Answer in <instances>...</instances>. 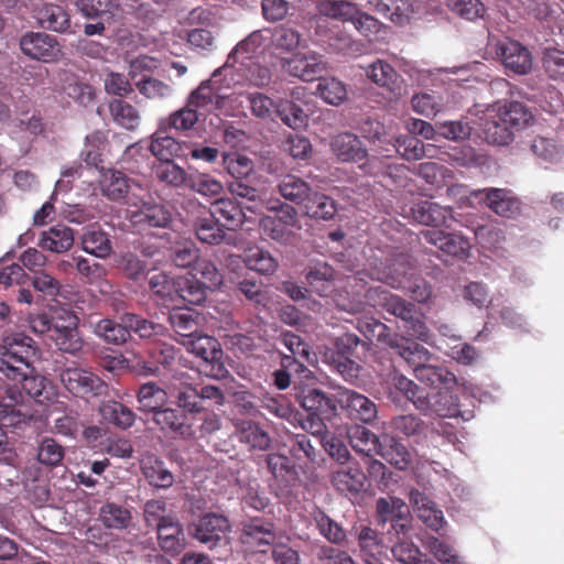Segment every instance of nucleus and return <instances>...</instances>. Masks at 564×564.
I'll return each mask as SVG.
<instances>
[{
    "label": "nucleus",
    "mask_w": 564,
    "mask_h": 564,
    "mask_svg": "<svg viewBox=\"0 0 564 564\" xmlns=\"http://www.w3.org/2000/svg\"><path fill=\"white\" fill-rule=\"evenodd\" d=\"M19 44L24 55L44 63L57 61L62 53L57 39L44 32H26Z\"/></svg>",
    "instance_id": "nucleus-11"
},
{
    "label": "nucleus",
    "mask_w": 564,
    "mask_h": 564,
    "mask_svg": "<svg viewBox=\"0 0 564 564\" xmlns=\"http://www.w3.org/2000/svg\"><path fill=\"white\" fill-rule=\"evenodd\" d=\"M243 262L250 270L264 275L273 274L279 267L276 258H274L270 251L260 247L249 248L245 252Z\"/></svg>",
    "instance_id": "nucleus-49"
},
{
    "label": "nucleus",
    "mask_w": 564,
    "mask_h": 564,
    "mask_svg": "<svg viewBox=\"0 0 564 564\" xmlns=\"http://www.w3.org/2000/svg\"><path fill=\"white\" fill-rule=\"evenodd\" d=\"M74 240V230L57 224L41 232L37 247L53 253H64L73 247Z\"/></svg>",
    "instance_id": "nucleus-31"
},
{
    "label": "nucleus",
    "mask_w": 564,
    "mask_h": 564,
    "mask_svg": "<svg viewBox=\"0 0 564 564\" xmlns=\"http://www.w3.org/2000/svg\"><path fill=\"white\" fill-rule=\"evenodd\" d=\"M451 208L443 207L431 200H422L411 207L413 219L422 225L437 227L445 224L451 216Z\"/></svg>",
    "instance_id": "nucleus-39"
},
{
    "label": "nucleus",
    "mask_w": 564,
    "mask_h": 564,
    "mask_svg": "<svg viewBox=\"0 0 564 564\" xmlns=\"http://www.w3.org/2000/svg\"><path fill=\"white\" fill-rule=\"evenodd\" d=\"M176 404L184 413L195 414L210 406L225 404V392L214 384L182 383L175 394Z\"/></svg>",
    "instance_id": "nucleus-4"
},
{
    "label": "nucleus",
    "mask_w": 564,
    "mask_h": 564,
    "mask_svg": "<svg viewBox=\"0 0 564 564\" xmlns=\"http://www.w3.org/2000/svg\"><path fill=\"white\" fill-rule=\"evenodd\" d=\"M265 464L280 489H286L296 482V467L290 457L279 453H270L265 456Z\"/></svg>",
    "instance_id": "nucleus-32"
},
{
    "label": "nucleus",
    "mask_w": 564,
    "mask_h": 564,
    "mask_svg": "<svg viewBox=\"0 0 564 564\" xmlns=\"http://www.w3.org/2000/svg\"><path fill=\"white\" fill-rule=\"evenodd\" d=\"M367 77L395 96L401 95V77L387 62L376 59L366 68Z\"/></svg>",
    "instance_id": "nucleus-34"
},
{
    "label": "nucleus",
    "mask_w": 564,
    "mask_h": 564,
    "mask_svg": "<svg viewBox=\"0 0 564 564\" xmlns=\"http://www.w3.org/2000/svg\"><path fill=\"white\" fill-rule=\"evenodd\" d=\"M109 111L113 121L127 130H134L140 123L138 109L124 100H112L109 104Z\"/></svg>",
    "instance_id": "nucleus-58"
},
{
    "label": "nucleus",
    "mask_w": 564,
    "mask_h": 564,
    "mask_svg": "<svg viewBox=\"0 0 564 564\" xmlns=\"http://www.w3.org/2000/svg\"><path fill=\"white\" fill-rule=\"evenodd\" d=\"M316 95L329 105L339 106L347 98V89L344 83L334 77H322L318 79Z\"/></svg>",
    "instance_id": "nucleus-61"
},
{
    "label": "nucleus",
    "mask_w": 564,
    "mask_h": 564,
    "mask_svg": "<svg viewBox=\"0 0 564 564\" xmlns=\"http://www.w3.org/2000/svg\"><path fill=\"white\" fill-rule=\"evenodd\" d=\"M34 18L42 29L63 33L70 28V17L59 4L41 3L36 6Z\"/></svg>",
    "instance_id": "nucleus-29"
},
{
    "label": "nucleus",
    "mask_w": 564,
    "mask_h": 564,
    "mask_svg": "<svg viewBox=\"0 0 564 564\" xmlns=\"http://www.w3.org/2000/svg\"><path fill=\"white\" fill-rule=\"evenodd\" d=\"M161 550L171 555H178L186 547L184 530L176 518L167 519L166 523L155 529Z\"/></svg>",
    "instance_id": "nucleus-30"
},
{
    "label": "nucleus",
    "mask_w": 564,
    "mask_h": 564,
    "mask_svg": "<svg viewBox=\"0 0 564 564\" xmlns=\"http://www.w3.org/2000/svg\"><path fill=\"white\" fill-rule=\"evenodd\" d=\"M284 69L304 82L321 79L326 72V62L321 54L310 51L294 54L283 63Z\"/></svg>",
    "instance_id": "nucleus-16"
},
{
    "label": "nucleus",
    "mask_w": 564,
    "mask_h": 564,
    "mask_svg": "<svg viewBox=\"0 0 564 564\" xmlns=\"http://www.w3.org/2000/svg\"><path fill=\"white\" fill-rule=\"evenodd\" d=\"M152 419L161 431H167L187 440L193 435L189 419L187 414L180 409L163 408L155 411Z\"/></svg>",
    "instance_id": "nucleus-28"
},
{
    "label": "nucleus",
    "mask_w": 564,
    "mask_h": 564,
    "mask_svg": "<svg viewBox=\"0 0 564 564\" xmlns=\"http://www.w3.org/2000/svg\"><path fill=\"white\" fill-rule=\"evenodd\" d=\"M357 328L367 339L389 346L399 356L411 341L410 338L392 333L389 326L373 317L359 319Z\"/></svg>",
    "instance_id": "nucleus-18"
},
{
    "label": "nucleus",
    "mask_w": 564,
    "mask_h": 564,
    "mask_svg": "<svg viewBox=\"0 0 564 564\" xmlns=\"http://www.w3.org/2000/svg\"><path fill=\"white\" fill-rule=\"evenodd\" d=\"M150 151L158 158L159 162H162L163 160H173L174 156H181L182 145L173 137L161 135V131H158L152 137Z\"/></svg>",
    "instance_id": "nucleus-63"
},
{
    "label": "nucleus",
    "mask_w": 564,
    "mask_h": 564,
    "mask_svg": "<svg viewBox=\"0 0 564 564\" xmlns=\"http://www.w3.org/2000/svg\"><path fill=\"white\" fill-rule=\"evenodd\" d=\"M336 276V270L324 261L311 263L305 272L307 285L319 296H327L333 292Z\"/></svg>",
    "instance_id": "nucleus-27"
},
{
    "label": "nucleus",
    "mask_w": 564,
    "mask_h": 564,
    "mask_svg": "<svg viewBox=\"0 0 564 564\" xmlns=\"http://www.w3.org/2000/svg\"><path fill=\"white\" fill-rule=\"evenodd\" d=\"M100 413L106 421L123 430L131 427L135 421V413L117 401L104 403Z\"/></svg>",
    "instance_id": "nucleus-53"
},
{
    "label": "nucleus",
    "mask_w": 564,
    "mask_h": 564,
    "mask_svg": "<svg viewBox=\"0 0 564 564\" xmlns=\"http://www.w3.org/2000/svg\"><path fill=\"white\" fill-rule=\"evenodd\" d=\"M246 206L234 198L216 199L209 209V213L227 230H235L246 220Z\"/></svg>",
    "instance_id": "nucleus-23"
},
{
    "label": "nucleus",
    "mask_w": 564,
    "mask_h": 564,
    "mask_svg": "<svg viewBox=\"0 0 564 564\" xmlns=\"http://www.w3.org/2000/svg\"><path fill=\"white\" fill-rule=\"evenodd\" d=\"M409 507L400 498L381 497L376 501V520L379 525L391 522L401 514L409 513Z\"/></svg>",
    "instance_id": "nucleus-56"
},
{
    "label": "nucleus",
    "mask_w": 564,
    "mask_h": 564,
    "mask_svg": "<svg viewBox=\"0 0 564 564\" xmlns=\"http://www.w3.org/2000/svg\"><path fill=\"white\" fill-rule=\"evenodd\" d=\"M151 292L162 300L164 305L175 304V296L177 293V281L171 279L163 272H156L151 275L149 280Z\"/></svg>",
    "instance_id": "nucleus-62"
},
{
    "label": "nucleus",
    "mask_w": 564,
    "mask_h": 564,
    "mask_svg": "<svg viewBox=\"0 0 564 564\" xmlns=\"http://www.w3.org/2000/svg\"><path fill=\"white\" fill-rule=\"evenodd\" d=\"M297 400L307 414L312 415L335 416L338 410V403L334 401L335 393L328 395L315 388L304 389L297 395Z\"/></svg>",
    "instance_id": "nucleus-22"
},
{
    "label": "nucleus",
    "mask_w": 564,
    "mask_h": 564,
    "mask_svg": "<svg viewBox=\"0 0 564 564\" xmlns=\"http://www.w3.org/2000/svg\"><path fill=\"white\" fill-rule=\"evenodd\" d=\"M235 432L238 441L251 449L264 451L271 443L269 433L259 423L251 420L238 422Z\"/></svg>",
    "instance_id": "nucleus-36"
},
{
    "label": "nucleus",
    "mask_w": 564,
    "mask_h": 564,
    "mask_svg": "<svg viewBox=\"0 0 564 564\" xmlns=\"http://www.w3.org/2000/svg\"><path fill=\"white\" fill-rule=\"evenodd\" d=\"M50 338L61 351L68 354L80 351L84 340L79 335L77 316L72 312L64 311L58 315Z\"/></svg>",
    "instance_id": "nucleus-12"
},
{
    "label": "nucleus",
    "mask_w": 564,
    "mask_h": 564,
    "mask_svg": "<svg viewBox=\"0 0 564 564\" xmlns=\"http://www.w3.org/2000/svg\"><path fill=\"white\" fill-rule=\"evenodd\" d=\"M377 455H380L389 464L400 470L406 469L411 463V453L404 444L394 437H390L388 443H381L380 451Z\"/></svg>",
    "instance_id": "nucleus-54"
},
{
    "label": "nucleus",
    "mask_w": 564,
    "mask_h": 564,
    "mask_svg": "<svg viewBox=\"0 0 564 564\" xmlns=\"http://www.w3.org/2000/svg\"><path fill=\"white\" fill-rule=\"evenodd\" d=\"M189 106L197 110L198 115L205 116L223 108L225 97L220 94L219 87L214 86L213 79L204 80L193 90L187 99Z\"/></svg>",
    "instance_id": "nucleus-21"
},
{
    "label": "nucleus",
    "mask_w": 564,
    "mask_h": 564,
    "mask_svg": "<svg viewBox=\"0 0 564 564\" xmlns=\"http://www.w3.org/2000/svg\"><path fill=\"white\" fill-rule=\"evenodd\" d=\"M167 401V393L154 382H148L140 387L138 392V402L140 410L144 412L159 411L164 408Z\"/></svg>",
    "instance_id": "nucleus-51"
},
{
    "label": "nucleus",
    "mask_w": 564,
    "mask_h": 564,
    "mask_svg": "<svg viewBox=\"0 0 564 564\" xmlns=\"http://www.w3.org/2000/svg\"><path fill=\"white\" fill-rule=\"evenodd\" d=\"M199 314L193 310H173L169 315V321L176 334L183 339L197 334Z\"/></svg>",
    "instance_id": "nucleus-52"
},
{
    "label": "nucleus",
    "mask_w": 564,
    "mask_h": 564,
    "mask_svg": "<svg viewBox=\"0 0 564 564\" xmlns=\"http://www.w3.org/2000/svg\"><path fill=\"white\" fill-rule=\"evenodd\" d=\"M275 539V528L271 521L252 518L242 523L239 540L245 553L249 555L268 556Z\"/></svg>",
    "instance_id": "nucleus-6"
},
{
    "label": "nucleus",
    "mask_w": 564,
    "mask_h": 564,
    "mask_svg": "<svg viewBox=\"0 0 564 564\" xmlns=\"http://www.w3.org/2000/svg\"><path fill=\"white\" fill-rule=\"evenodd\" d=\"M182 344L189 352L202 359L200 372L216 379L226 376L228 371L221 361L224 352L216 338L196 334L189 339H183Z\"/></svg>",
    "instance_id": "nucleus-5"
},
{
    "label": "nucleus",
    "mask_w": 564,
    "mask_h": 564,
    "mask_svg": "<svg viewBox=\"0 0 564 564\" xmlns=\"http://www.w3.org/2000/svg\"><path fill=\"white\" fill-rule=\"evenodd\" d=\"M99 518L102 524L108 529H127L131 522V512L129 509L115 502H107L100 508Z\"/></svg>",
    "instance_id": "nucleus-55"
},
{
    "label": "nucleus",
    "mask_w": 564,
    "mask_h": 564,
    "mask_svg": "<svg viewBox=\"0 0 564 564\" xmlns=\"http://www.w3.org/2000/svg\"><path fill=\"white\" fill-rule=\"evenodd\" d=\"M332 150L344 162H358L367 155L358 137L349 132L336 135L332 141Z\"/></svg>",
    "instance_id": "nucleus-38"
},
{
    "label": "nucleus",
    "mask_w": 564,
    "mask_h": 564,
    "mask_svg": "<svg viewBox=\"0 0 564 564\" xmlns=\"http://www.w3.org/2000/svg\"><path fill=\"white\" fill-rule=\"evenodd\" d=\"M280 341L291 354V356L285 355L282 358L283 367H290L293 362L300 364L302 366V362L299 359H308V345L299 335L290 332L283 333L281 334Z\"/></svg>",
    "instance_id": "nucleus-59"
},
{
    "label": "nucleus",
    "mask_w": 564,
    "mask_h": 564,
    "mask_svg": "<svg viewBox=\"0 0 564 564\" xmlns=\"http://www.w3.org/2000/svg\"><path fill=\"white\" fill-rule=\"evenodd\" d=\"M59 379L68 392L79 398L106 395L109 389L99 376L78 367L63 369Z\"/></svg>",
    "instance_id": "nucleus-8"
},
{
    "label": "nucleus",
    "mask_w": 564,
    "mask_h": 564,
    "mask_svg": "<svg viewBox=\"0 0 564 564\" xmlns=\"http://www.w3.org/2000/svg\"><path fill=\"white\" fill-rule=\"evenodd\" d=\"M82 248L87 253L105 259L112 252L109 235L99 228L87 229L82 236Z\"/></svg>",
    "instance_id": "nucleus-44"
},
{
    "label": "nucleus",
    "mask_w": 564,
    "mask_h": 564,
    "mask_svg": "<svg viewBox=\"0 0 564 564\" xmlns=\"http://www.w3.org/2000/svg\"><path fill=\"white\" fill-rule=\"evenodd\" d=\"M278 188L283 198L300 206L310 198V195L313 192L307 182L294 174H286L282 176Z\"/></svg>",
    "instance_id": "nucleus-42"
},
{
    "label": "nucleus",
    "mask_w": 564,
    "mask_h": 564,
    "mask_svg": "<svg viewBox=\"0 0 564 564\" xmlns=\"http://www.w3.org/2000/svg\"><path fill=\"white\" fill-rule=\"evenodd\" d=\"M338 408L348 416L365 423H370L377 417V405L368 397L346 388H339L335 392Z\"/></svg>",
    "instance_id": "nucleus-13"
},
{
    "label": "nucleus",
    "mask_w": 564,
    "mask_h": 564,
    "mask_svg": "<svg viewBox=\"0 0 564 564\" xmlns=\"http://www.w3.org/2000/svg\"><path fill=\"white\" fill-rule=\"evenodd\" d=\"M416 272L417 268L412 256L400 252L388 258L382 267L373 268L370 278L399 290L404 289Z\"/></svg>",
    "instance_id": "nucleus-7"
},
{
    "label": "nucleus",
    "mask_w": 564,
    "mask_h": 564,
    "mask_svg": "<svg viewBox=\"0 0 564 564\" xmlns=\"http://www.w3.org/2000/svg\"><path fill=\"white\" fill-rule=\"evenodd\" d=\"M39 347L33 338L22 333L3 338L0 343V375L21 382L26 394L39 403L48 400L47 379L37 373L35 361Z\"/></svg>",
    "instance_id": "nucleus-1"
},
{
    "label": "nucleus",
    "mask_w": 564,
    "mask_h": 564,
    "mask_svg": "<svg viewBox=\"0 0 564 564\" xmlns=\"http://www.w3.org/2000/svg\"><path fill=\"white\" fill-rule=\"evenodd\" d=\"M100 188L109 199L118 202L123 199L129 192V183L126 175L117 170L101 169Z\"/></svg>",
    "instance_id": "nucleus-41"
},
{
    "label": "nucleus",
    "mask_w": 564,
    "mask_h": 564,
    "mask_svg": "<svg viewBox=\"0 0 564 564\" xmlns=\"http://www.w3.org/2000/svg\"><path fill=\"white\" fill-rule=\"evenodd\" d=\"M400 357L413 368L415 378L426 386L436 388L438 384L448 383L455 379L447 369L429 365L431 352L414 340L410 341Z\"/></svg>",
    "instance_id": "nucleus-3"
},
{
    "label": "nucleus",
    "mask_w": 564,
    "mask_h": 564,
    "mask_svg": "<svg viewBox=\"0 0 564 564\" xmlns=\"http://www.w3.org/2000/svg\"><path fill=\"white\" fill-rule=\"evenodd\" d=\"M93 333L105 343L121 346L129 340L126 313L121 314L119 321L110 317L100 318L93 324Z\"/></svg>",
    "instance_id": "nucleus-33"
},
{
    "label": "nucleus",
    "mask_w": 564,
    "mask_h": 564,
    "mask_svg": "<svg viewBox=\"0 0 564 564\" xmlns=\"http://www.w3.org/2000/svg\"><path fill=\"white\" fill-rule=\"evenodd\" d=\"M129 220L138 232L162 238L156 230L167 228L172 215L162 204L143 202L138 209L130 212Z\"/></svg>",
    "instance_id": "nucleus-9"
},
{
    "label": "nucleus",
    "mask_w": 564,
    "mask_h": 564,
    "mask_svg": "<svg viewBox=\"0 0 564 564\" xmlns=\"http://www.w3.org/2000/svg\"><path fill=\"white\" fill-rule=\"evenodd\" d=\"M304 214L311 218L329 220L337 213L336 202L328 195L312 192L310 198L302 204Z\"/></svg>",
    "instance_id": "nucleus-43"
},
{
    "label": "nucleus",
    "mask_w": 564,
    "mask_h": 564,
    "mask_svg": "<svg viewBox=\"0 0 564 564\" xmlns=\"http://www.w3.org/2000/svg\"><path fill=\"white\" fill-rule=\"evenodd\" d=\"M333 485L341 492L357 494L364 490L367 476L358 467L340 468L333 474Z\"/></svg>",
    "instance_id": "nucleus-46"
},
{
    "label": "nucleus",
    "mask_w": 564,
    "mask_h": 564,
    "mask_svg": "<svg viewBox=\"0 0 564 564\" xmlns=\"http://www.w3.org/2000/svg\"><path fill=\"white\" fill-rule=\"evenodd\" d=\"M192 270L193 278L199 280L208 290H214L223 283L224 276L212 260L200 258Z\"/></svg>",
    "instance_id": "nucleus-64"
},
{
    "label": "nucleus",
    "mask_w": 564,
    "mask_h": 564,
    "mask_svg": "<svg viewBox=\"0 0 564 564\" xmlns=\"http://www.w3.org/2000/svg\"><path fill=\"white\" fill-rule=\"evenodd\" d=\"M354 535L357 540V555L365 564H376L386 556L387 546L380 534L369 525L354 527Z\"/></svg>",
    "instance_id": "nucleus-19"
},
{
    "label": "nucleus",
    "mask_w": 564,
    "mask_h": 564,
    "mask_svg": "<svg viewBox=\"0 0 564 564\" xmlns=\"http://www.w3.org/2000/svg\"><path fill=\"white\" fill-rule=\"evenodd\" d=\"M414 406L424 415L452 417L458 413L457 404L448 390L419 391Z\"/></svg>",
    "instance_id": "nucleus-15"
},
{
    "label": "nucleus",
    "mask_w": 564,
    "mask_h": 564,
    "mask_svg": "<svg viewBox=\"0 0 564 564\" xmlns=\"http://www.w3.org/2000/svg\"><path fill=\"white\" fill-rule=\"evenodd\" d=\"M390 429L393 433L419 443L426 436L429 425L414 414H401L391 419Z\"/></svg>",
    "instance_id": "nucleus-40"
},
{
    "label": "nucleus",
    "mask_w": 564,
    "mask_h": 564,
    "mask_svg": "<svg viewBox=\"0 0 564 564\" xmlns=\"http://www.w3.org/2000/svg\"><path fill=\"white\" fill-rule=\"evenodd\" d=\"M473 196L484 202L495 214L512 218L520 214L521 202L506 188L489 187L471 193Z\"/></svg>",
    "instance_id": "nucleus-17"
},
{
    "label": "nucleus",
    "mask_w": 564,
    "mask_h": 564,
    "mask_svg": "<svg viewBox=\"0 0 564 564\" xmlns=\"http://www.w3.org/2000/svg\"><path fill=\"white\" fill-rule=\"evenodd\" d=\"M499 117L508 127L518 133L531 127L535 117L530 107L524 102L511 100L497 105Z\"/></svg>",
    "instance_id": "nucleus-26"
},
{
    "label": "nucleus",
    "mask_w": 564,
    "mask_h": 564,
    "mask_svg": "<svg viewBox=\"0 0 564 564\" xmlns=\"http://www.w3.org/2000/svg\"><path fill=\"white\" fill-rule=\"evenodd\" d=\"M194 230L196 237L204 243L219 245L226 239L225 228L210 213L195 220Z\"/></svg>",
    "instance_id": "nucleus-47"
},
{
    "label": "nucleus",
    "mask_w": 564,
    "mask_h": 564,
    "mask_svg": "<svg viewBox=\"0 0 564 564\" xmlns=\"http://www.w3.org/2000/svg\"><path fill=\"white\" fill-rule=\"evenodd\" d=\"M365 299L372 307H381L402 322V327L411 340L430 343L431 334L425 324V315L415 304L391 293L383 286L367 289Z\"/></svg>",
    "instance_id": "nucleus-2"
},
{
    "label": "nucleus",
    "mask_w": 564,
    "mask_h": 564,
    "mask_svg": "<svg viewBox=\"0 0 564 564\" xmlns=\"http://www.w3.org/2000/svg\"><path fill=\"white\" fill-rule=\"evenodd\" d=\"M206 290H208V288L195 278L180 279L177 281V293L175 296L174 305H176L178 301L193 305H199L206 300Z\"/></svg>",
    "instance_id": "nucleus-57"
},
{
    "label": "nucleus",
    "mask_w": 564,
    "mask_h": 564,
    "mask_svg": "<svg viewBox=\"0 0 564 564\" xmlns=\"http://www.w3.org/2000/svg\"><path fill=\"white\" fill-rule=\"evenodd\" d=\"M347 438L351 448L367 457H373L380 451L379 437L364 425H352L347 430Z\"/></svg>",
    "instance_id": "nucleus-35"
},
{
    "label": "nucleus",
    "mask_w": 564,
    "mask_h": 564,
    "mask_svg": "<svg viewBox=\"0 0 564 564\" xmlns=\"http://www.w3.org/2000/svg\"><path fill=\"white\" fill-rule=\"evenodd\" d=\"M480 128L485 141L492 145H509L514 141L517 134L514 129L502 122L497 109L481 119Z\"/></svg>",
    "instance_id": "nucleus-25"
},
{
    "label": "nucleus",
    "mask_w": 564,
    "mask_h": 564,
    "mask_svg": "<svg viewBox=\"0 0 564 564\" xmlns=\"http://www.w3.org/2000/svg\"><path fill=\"white\" fill-rule=\"evenodd\" d=\"M231 524L227 517L218 513H206L193 524V536L209 550L229 543Z\"/></svg>",
    "instance_id": "nucleus-10"
},
{
    "label": "nucleus",
    "mask_w": 564,
    "mask_h": 564,
    "mask_svg": "<svg viewBox=\"0 0 564 564\" xmlns=\"http://www.w3.org/2000/svg\"><path fill=\"white\" fill-rule=\"evenodd\" d=\"M421 237L444 254L459 260H465L469 257L470 243L463 235L432 228L422 230Z\"/></svg>",
    "instance_id": "nucleus-14"
},
{
    "label": "nucleus",
    "mask_w": 564,
    "mask_h": 564,
    "mask_svg": "<svg viewBox=\"0 0 564 564\" xmlns=\"http://www.w3.org/2000/svg\"><path fill=\"white\" fill-rule=\"evenodd\" d=\"M142 470L149 484L156 488H169L174 482L173 474L159 459L149 458L143 462Z\"/></svg>",
    "instance_id": "nucleus-60"
},
{
    "label": "nucleus",
    "mask_w": 564,
    "mask_h": 564,
    "mask_svg": "<svg viewBox=\"0 0 564 564\" xmlns=\"http://www.w3.org/2000/svg\"><path fill=\"white\" fill-rule=\"evenodd\" d=\"M498 55L505 67L514 74L524 75L532 68L531 52L517 41L507 40L499 44Z\"/></svg>",
    "instance_id": "nucleus-20"
},
{
    "label": "nucleus",
    "mask_w": 564,
    "mask_h": 564,
    "mask_svg": "<svg viewBox=\"0 0 564 564\" xmlns=\"http://www.w3.org/2000/svg\"><path fill=\"white\" fill-rule=\"evenodd\" d=\"M410 502L417 518L431 530L438 532L446 524L443 511L425 494L419 490L410 492Z\"/></svg>",
    "instance_id": "nucleus-24"
},
{
    "label": "nucleus",
    "mask_w": 564,
    "mask_h": 564,
    "mask_svg": "<svg viewBox=\"0 0 564 564\" xmlns=\"http://www.w3.org/2000/svg\"><path fill=\"white\" fill-rule=\"evenodd\" d=\"M126 323L129 339L131 338V334H134L141 339L158 341L167 332L166 327L162 324L155 323L135 313L126 312Z\"/></svg>",
    "instance_id": "nucleus-37"
},
{
    "label": "nucleus",
    "mask_w": 564,
    "mask_h": 564,
    "mask_svg": "<svg viewBox=\"0 0 564 564\" xmlns=\"http://www.w3.org/2000/svg\"><path fill=\"white\" fill-rule=\"evenodd\" d=\"M376 10L393 23L403 25L410 21L415 8L406 0H378Z\"/></svg>",
    "instance_id": "nucleus-48"
},
{
    "label": "nucleus",
    "mask_w": 564,
    "mask_h": 564,
    "mask_svg": "<svg viewBox=\"0 0 564 564\" xmlns=\"http://www.w3.org/2000/svg\"><path fill=\"white\" fill-rule=\"evenodd\" d=\"M313 520L321 535L332 544L341 545L346 541L347 535L344 528L325 511L316 509L313 512Z\"/></svg>",
    "instance_id": "nucleus-50"
},
{
    "label": "nucleus",
    "mask_w": 564,
    "mask_h": 564,
    "mask_svg": "<svg viewBox=\"0 0 564 564\" xmlns=\"http://www.w3.org/2000/svg\"><path fill=\"white\" fill-rule=\"evenodd\" d=\"M155 178L165 185L178 188L186 186L189 174L173 160H163L153 165Z\"/></svg>",
    "instance_id": "nucleus-45"
}]
</instances>
